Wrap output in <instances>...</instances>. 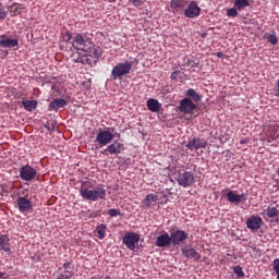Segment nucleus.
Segmentation results:
<instances>
[{
  "label": "nucleus",
  "mask_w": 279,
  "mask_h": 279,
  "mask_svg": "<svg viewBox=\"0 0 279 279\" xmlns=\"http://www.w3.org/2000/svg\"><path fill=\"white\" fill-rule=\"evenodd\" d=\"M177 182L180 186H184V189H186V186H192V184L195 183V175L193 172L180 170L177 175Z\"/></svg>",
  "instance_id": "nucleus-1"
},
{
  "label": "nucleus",
  "mask_w": 279,
  "mask_h": 279,
  "mask_svg": "<svg viewBox=\"0 0 279 279\" xmlns=\"http://www.w3.org/2000/svg\"><path fill=\"white\" fill-rule=\"evenodd\" d=\"M86 53L87 64H96L97 60L101 58V48L95 47L93 43L89 45L87 50H83Z\"/></svg>",
  "instance_id": "nucleus-2"
},
{
  "label": "nucleus",
  "mask_w": 279,
  "mask_h": 279,
  "mask_svg": "<svg viewBox=\"0 0 279 279\" xmlns=\"http://www.w3.org/2000/svg\"><path fill=\"white\" fill-rule=\"evenodd\" d=\"M132 71V63L125 61L124 63H118L111 72L113 80L122 77V75H128Z\"/></svg>",
  "instance_id": "nucleus-3"
},
{
  "label": "nucleus",
  "mask_w": 279,
  "mask_h": 279,
  "mask_svg": "<svg viewBox=\"0 0 279 279\" xmlns=\"http://www.w3.org/2000/svg\"><path fill=\"white\" fill-rule=\"evenodd\" d=\"M36 175H38V172L29 165L23 166L20 169V178L25 182H32V180H36Z\"/></svg>",
  "instance_id": "nucleus-4"
},
{
  "label": "nucleus",
  "mask_w": 279,
  "mask_h": 279,
  "mask_svg": "<svg viewBox=\"0 0 279 279\" xmlns=\"http://www.w3.org/2000/svg\"><path fill=\"white\" fill-rule=\"evenodd\" d=\"M114 133L108 130H104L98 132L95 143H99L100 147H104V145H109V143H112Z\"/></svg>",
  "instance_id": "nucleus-5"
},
{
  "label": "nucleus",
  "mask_w": 279,
  "mask_h": 279,
  "mask_svg": "<svg viewBox=\"0 0 279 279\" xmlns=\"http://www.w3.org/2000/svg\"><path fill=\"white\" fill-rule=\"evenodd\" d=\"M187 239H189V233H186L183 230H177L170 234V241L172 245H174V247L178 245H182Z\"/></svg>",
  "instance_id": "nucleus-6"
},
{
  "label": "nucleus",
  "mask_w": 279,
  "mask_h": 279,
  "mask_svg": "<svg viewBox=\"0 0 279 279\" xmlns=\"http://www.w3.org/2000/svg\"><path fill=\"white\" fill-rule=\"evenodd\" d=\"M90 44V40L84 39V36L77 34L74 37V43L72 44V46L74 47V49H77L78 51H86L89 49Z\"/></svg>",
  "instance_id": "nucleus-7"
},
{
  "label": "nucleus",
  "mask_w": 279,
  "mask_h": 279,
  "mask_svg": "<svg viewBox=\"0 0 279 279\" xmlns=\"http://www.w3.org/2000/svg\"><path fill=\"white\" fill-rule=\"evenodd\" d=\"M196 108L197 105H195L191 98H184L180 101L179 110L183 114H191Z\"/></svg>",
  "instance_id": "nucleus-8"
},
{
  "label": "nucleus",
  "mask_w": 279,
  "mask_h": 279,
  "mask_svg": "<svg viewBox=\"0 0 279 279\" xmlns=\"http://www.w3.org/2000/svg\"><path fill=\"white\" fill-rule=\"evenodd\" d=\"M141 241V236L138 233H126L123 236V243L126 245L129 250H136V243Z\"/></svg>",
  "instance_id": "nucleus-9"
},
{
  "label": "nucleus",
  "mask_w": 279,
  "mask_h": 279,
  "mask_svg": "<svg viewBox=\"0 0 279 279\" xmlns=\"http://www.w3.org/2000/svg\"><path fill=\"white\" fill-rule=\"evenodd\" d=\"M208 142L204 138L194 137L193 140H190L186 144L187 149L193 151V149H205L207 147Z\"/></svg>",
  "instance_id": "nucleus-10"
},
{
  "label": "nucleus",
  "mask_w": 279,
  "mask_h": 279,
  "mask_svg": "<svg viewBox=\"0 0 279 279\" xmlns=\"http://www.w3.org/2000/svg\"><path fill=\"white\" fill-rule=\"evenodd\" d=\"M199 12H202V9L197 7V2L192 1L185 9L184 14L187 19H195V16H199Z\"/></svg>",
  "instance_id": "nucleus-11"
},
{
  "label": "nucleus",
  "mask_w": 279,
  "mask_h": 279,
  "mask_svg": "<svg viewBox=\"0 0 279 279\" xmlns=\"http://www.w3.org/2000/svg\"><path fill=\"white\" fill-rule=\"evenodd\" d=\"M123 147V144L119 143L118 141L113 142L111 145H109L104 151L102 154H105V156H108V154H110V156H119V154H121V149Z\"/></svg>",
  "instance_id": "nucleus-12"
},
{
  "label": "nucleus",
  "mask_w": 279,
  "mask_h": 279,
  "mask_svg": "<svg viewBox=\"0 0 279 279\" xmlns=\"http://www.w3.org/2000/svg\"><path fill=\"white\" fill-rule=\"evenodd\" d=\"M181 252L185 258H194V260H199L202 258V255H199V253H197V251L190 245L183 246Z\"/></svg>",
  "instance_id": "nucleus-13"
},
{
  "label": "nucleus",
  "mask_w": 279,
  "mask_h": 279,
  "mask_svg": "<svg viewBox=\"0 0 279 279\" xmlns=\"http://www.w3.org/2000/svg\"><path fill=\"white\" fill-rule=\"evenodd\" d=\"M246 226L248 230H260V226H263V218L253 216L246 220Z\"/></svg>",
  "instance_id": "nucleus-14"
},
{
  "label": "nucleus",
  "mask_w": 279,
  "mask_h": 279,
  "mask_svg": "<svg viewBox=\"0 0 279 279\" xmlns=\"http://www.w3.org/2000/svg\"><path fill=\"white\" fill-rule=\"evenodd\" d=\"M227 197L228 202H231V204H241V202L247 201V194H235L232 191L227 193Z\"/></svg>",
  "instance_id": "nucleus-15"
},
{
  "label": "nucleus",
  "mask_w": 279,
  "mask_h": 279,
  "mask_svg": "<svg viewBox=\"0 0 279 279\" xmlns=\"http://www.w3.org/2000/svg\"><path fill=\"white\" fill-rule=\"evenodd\" d=\"M156 245L157 247H169L171 245V235H169V233H163L157 236Z\"/></svg>",
  "instance_id": "nucleus-16"
},
{
  "label": "nucleus",
  "mask_w": 279,
  "mask_h": 279,
  "mask_svg": "<svg viewBox=\"0 0 279 279\" xmlns=\"http://www.w3.org/2000/svg\"><path fill=\"white\" fill-rule=\"evenodd\" d=\"M17 206L21 213H27L32 210V201L27 199L25 197H19L17 198Z\"/></svg>",
  "instance_id": "nucleus-17"
},
{
  "label": "nucleus",
  "mask_w": 279,
  "mask_h": 279,
  "mask_svg": "<svg viewBox=\"0 0 279 279\" xmlns=\"http://www.w3.org/2000/svg\"><path fill=\"white\" fill-rule=\"evenodd\" d=\"M0 250L7 254H12V248L10 247V238L5 234L0 235Z\"/></svg>",
  "instance_id": "nucleus-18"
},
{
  "label": "nucleus",
  "mask_w": 279,
  "mask_h": 279,
  "mask_svg": "<svg viewBox=\"0 0 279 279\" xmlns=\"http://www.w3.org/2000/svg\"><path fill=\"white\" fill-rule=\"evenodd\" d=\"M186 5V0H171L170 8L171 12H180L182 11V8Z\"/></svg>",
  "instance_id": "nucleus-19"
},
{
  "label": "nucleus",
  "mask_w": 279,
  "mask_h": 279,
  "mask_svg": "<svg viewBox=\"0 0 279 279\" xmlns=\"http://www.w3.org/2000/svg\"><path fill=\"white\" fill-rule=\"evenodd\" d=\"M66 106V100L63 98H57L49 104V110H60V108H64Z\"/></svg>",
  "instance_id": "nucleus-20"
},
{
  "label": "nucleus",
  "mask_w": 279,
  "mask_h": 279,
  "mask_svg": "<svg viewBox=\"0 0 279 279\" xmlns=\"http://www.w3.org/2000/svg\"><path fill=\"white\" fill-rule=\"evenodd\" d=\"M158 202V195L156 194H148L146 197L142 201V205L144 208H149L151 204H156Z\"/></svg>",
  "instance_id": "nucleus-21"
},
{
  "label": "nucleus",
  "mask_w": 279,
  "mask_h": 279,
  "mask_svg": "<svg viewBox=\"0 0 279 279\" xmlns=\"http://www.w3.org/2000/svg\"><path fill=\"white\" fill-rule=\"evenodd\" d=\"M1 47L12 49V47H19V39L2 38L0 39Z\"/></svg>",
  "instance_id": "nucleus-22"
},
{
  "label": "nucleus",
  "mask_w": 279,
  "mask_h": 279,
  "mask_svg": "<svg viewBox=\"0 0 279 279\" xmlns=\"http://www.w3.org/2000/svg\"><path fill=\"white\" fill-rule=\"evenodd\" d=\"M147 108L150 112H160V102L154 98L147 100Z\"/></svg>",
  "instance_id": "nucleus-23"
},
{
  "label": "nucleus",
  "mask_w": 279,
  "mask_h": 279,
  "mask_svg": "<svg viewBox=\"0 0 279 279\" xmlns=\"http://www.w3.org/2000/svg\"><path fill=\"white\" fill-rule=\"evenodd\" d=\"M82 198L87 199L88 202H95V196L93 194V190H88L86 187L81 189L80 191Z\"/></svg>",
  "instance_id": "nucleus-24"
},
{
  "label": "nucleus",
  "mask_w": 279,
  "mask_h": 279,
  "mask_svg": "<svg viewBox=\"0 0 279 279\" xmlns=\"http://www.w3.org/2000/svg\"><path fill=\"white\" fill-rule=\"evenodd\" d=\"M22 106L27 110L28 112H32V110H36V107L38 106V101L36 100H23Z\"/></svg>",
  "instance_id": "nucleus-25"
},
{
  "label": "nucleus",
  "mask_w": 279,
  "mask_h": 279,
  "mask_svg": "<svg viewBox=\"0 0 279 279\" xmlns=\"http://www.w3.org/2000/svg\"><path fill=\"white\" fill-rule=\"evenodd\" d=\"M267 217L274 219L275 217H279V206H268L266 211Z\"/></svg>",
  "instance_id": "nucleus-26"
},
{
  "label": "nucleus",
  "mask_w": 279,
  "mask_h": 279,
  "mask_svg": "<svg viewBox=\"0 0 279 279\" xmlns=\"http://www.w3.org/2000/svg\"><path fill=\"white\" fill-rule=\"evenodd\" d=\"M23 10H25L23 5L14 3L10 7V14L11 16H19Z\"/></svg>",
  "instance_id": "nucleus-27"
},
{
  "label": "nucleus",
  "mask_w": 279,
  "mask_h": 279,
  "mask_svg": "<svg viewBox=\"0 0 279 279\" xmlns=\"http://www.w3.org/2000/svg\"><path fill=\"white\" fill-rule=\"evenodd\" d=\"M186 97L187 99H193V101H202V95L197 94L193 88L186 90Z\"/></svg>",
  "instance_id": "nucleus-28"
},
{
  "label": "nucleus",
  "mask_w": 279,
  "mask_h": 279,
  "mask_svg": "<svg viewBox=\"0 0 279 279\" xmlns=\"http://www.w3.org/2000/svg\"><path fill=\"white\" fill-rule=\"evenodd\" d=\"M93 195L95 197V202H97V199H106V189L98 187L93 190Z\"/></svg>",
  "instance_id": "nucleus-29"
},
{
  "label": "nucleus",
  "mask_w": 279,
  "mask_h": 279,
  "mask_svg": "<svg viewBox=\"0 0 279 279\" xmlns=\"http://www.w3.org/2000/svg\"><path fill=\"white\" fill-rule=\"evenodd\" d=\"M234 7L238 10H245V8H250V0H235Z\"/></svg>",
  "instance_id": "nucleus-30"
},
{
  "label": "nucleus",
  "mask_w": 279,
  "mask_h": 279,
  "mask_svg": "<svg viewBox=\"0 0 279 279\" xmlns=\"http://www.w3.org/2000/svg\"><path fill=\"white\" fill-rule=\"evenodd\" d=\"M106 225H100L96 228V232L98 234V239H106Z\"/></svg>",
  "instance_id": "nucleus-31"
},
{
  "label": "nucleus",
  "mask_w": 279,
  "mask_h": 279,
  "mask_svg": "<svg viewBox=\"0 0 279 279\" xmlns=\"http://www.w3.org/2000/svg\"><path fill=\"white\" fill-rule=\"evenodd\" d=\"M227 16H231L232 19L239 16V9L236 7L228 9L227 10Z\"/></svg>",
  "instance_id": "nucleus-32"
},
{
  "label": "nucleus",
  "mask_w": 279,
  "mask_h": 279,
  "mask_svg": "<svg viewBox=\"0 0 279 279\" xmlns=\"http://www.w3.org/2000/svg\"><path fill=\"white\" fill-rule=\"evenodd\" d=\"M234 274H236L238 278H244L245 274H243V268H241L240 266H235L233 268Z\"/></svg>",
  "instance_id": "nucleus-33"
},
{
  "label": "nucleus",
  "mask_w": 279,
  "mask_h": 279,
  "mask_svg": "<svg viewBox=\"0 0 279 279\" xmlns=\"http://www.w3.org/2000/svg\"><path fill=\"white\" fill-rule=\"evenodd\" d=\"M274 271L277 274V279H279V258L272 262Z\"/></svg>",
  "instance_id": "nucleus-34"
},
{
  "label": "nucleus",
  "mask_w": 279,
  "mask_h": 279,
  "mask_svg": "<svg viewBox=\"0 0 279 279\" xmlns=\"http://www.w3.org/2000/svg\"><path fill=\"white\" fill-rule=\"evenodd\" d=\"M107 214L109 217H119L121 215V210L119 209H108Z\"/></svg>",
  "instance_id": "nucleus-35"
},
{
  "label": "nucleus",
  "mask_w": 279,
  "mask_h": 279,
  "mask_svg": "<svg viewBox=\"0 0 279 279\" xmlns=\"http://www.w3.org/2000/svg\"><path fill=\"white\" fill-rule=\"evenodd\" d=\"M268 43H270V45H278V37L276 35H269Z\"/></svg>",
  "instance_id": "nucleus-36"
},
{
  "label": "nucleus",
  "mask_w": 279,
  "mask_h": 279,
  "mask_svg": "<svg viewBox=\"0 0 279 279\" xmlns=\"http://www.w3.org/2000/svg\"><path fill=\"white\" fill-rule=\"evenodd\" d=\"M73 278V272L66 270L61 275V278L58 279H72Z\"/></svg>",
  "instance_id": "nucleus-37"
},
{
  "label": "nucleus",
  "mask_w": 279,
  "mask_h": 279,
  "mask_svg": "<svg viewBox=\"0 0 279 279\" xmlns=\"http://www.w3.org/2000/svg\"><path fill=\"white\" fill-rule=\"evenodd\" d=\"M72 37L73 36L71 35L70 32L65 33V35H63L64 43H70Z\"/></svg>",
  "instance_id": "nucleus-38"
},
{
  "label": "nucleus",
  "mask_w": 279,
  "mask_h": 279,
  "mask_svg": "<svg viewBox=\"0 0 279 279\" xmlns=\"http://www.w3.org/2000/svg\"><path fill=\"white\" fill-rule=\"evenodd\" d=\"M133 5H135V8H141V5H143V0H133Z\"/></svg>",
  "instance_id": "nucleus-39"
},
{
  "label": "nucleus",
  "mask_w": 279,
  "mask_h": 279,
  "mask_svg": "<svg viewBox=\"0 0 279 279\" xmlns=\"http://www.w3.org/2000/svg\"><path fill=\"white\" fill-rule=\"evenodd\" d=\"M5 16H8V12L3 9H0V20L5 19Z\"/></svg>",
  "instance_id": "nucleus-40"
},
{
  "label": "nucleus",
  "mask_w": 279,
  "mask_h": 279,
  "mask_svg": "<svg viewBox=\"0 0 279 279\" xmlns=\"http://www.w3.org/2000/svg\"><path fill=\"white\" fill-rule=\"evenodd\" d=\"M177 78H178V72H172L171 80H177Z\"/></svg>",
  "instance_id": "nucleus-41"
},
{
  "label": "nucleus",
  "mask_w": 279,
  "mask_h": 279,
  "mask_svg": "<svg viewBox=\"0 0 279 279\" xmlns=\"http://www.w3.org/2000/svg\"><path fill=\"white\" fill-rule=\"evenodd\" d=\"M63 267H64V269H71V263H65V264L63 265Z\"/></svg>",
  "instance_id": "nucleus-42"
},
{
  "label": "nucleus",
  "mask_w": 279,
  "mask_h": 279,
  "mask_svg": "<svg viewBox=\"0 0 279 279\" xmlns=\"http://www.w3.org/2000/svg\"><path fill=\"white\" fill-rule=\"evenodd\" d=\"M217 58H223V52H217Z\"/></svg>",
  "instance_id": "nucleus-43"
},
{
  "label": "nucleus",
  "mask_w": 279,
  "mask_h": 279,
  "mask_svg": "<svg viewBox=\"0 0 279 279\" xmlns=\"http://www.w3.org/2000/svg\"><path fill=\"white\" fill-rule=\"evenodd\" d=\"M275 186L279 190V179L276 180V185Z\"/></svg>",
  "instance_id": "nucleus-44"
},
{
  "label": "nucleus",
  "mask_w": 279,
  "mask_h": 279,
  "mask_svg": "<svg viewBox=\"0 0 279 279\" xmlns=\"http://www.w3.org/2000/svg\"><path fill=\"white\" fill-rule=\"evenodd\" d=\"M3 276H5V274H3V272L0 271V278H5V277H3Z\"/></svg>",
  "instance_id": "nucleus-45"
},
{
  "label": "nucleus",
  "mask_w": 279,
  "mask_h": 279,
  "mask_svg": "<svg viewBox=\"0 0 279 279\" xmlns=\"http://www.w3.org/2000/svg\"><path fill=\"white\" fill-rule=\"evenodd\" d=\"M240 143L245 144V143H247V141H246V140H243V141H241Z\"/></svg>",
  "instance_id": "nucleus-46"
},
{
  "label": "nucleus",
  "mask_w": 279,
  "mask_h": 279,
  "mask_svg": "<svg viewBox=\"0 0 279 279\" xmlns=\"http://www.w3.org/2000/svg\"><path fill=\"white\" fill-rule=\"evenodd\" d=\"M277 174L279 175V167H278V169H277Z\"/></svg>",
  "instance_id": "nucleus-47"
},
{
  "label": "nucleus",
  "mask_w": 279,
  "mask_h": 279,
  "mask_svg": "<svg viewBox=\"0 0 279 279\" xmlns=\"http://www.w3.org/2000/svg\"><path fill=\"white\" fill-rule=\"evenodd\" d=\"M130 1H133V2H134V0H130Z\"/></svg>",
  "instance_id": "nucleus-48"
}]
</instances>
